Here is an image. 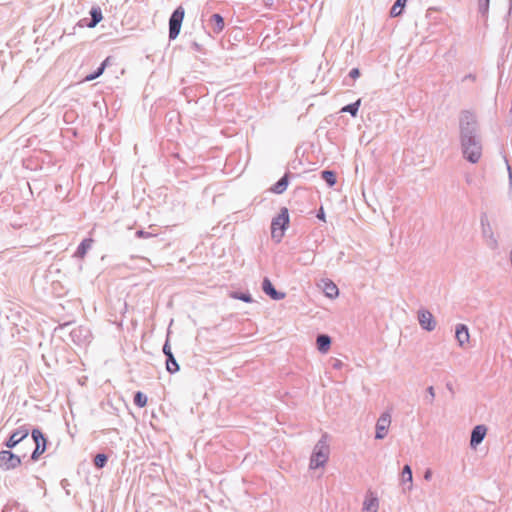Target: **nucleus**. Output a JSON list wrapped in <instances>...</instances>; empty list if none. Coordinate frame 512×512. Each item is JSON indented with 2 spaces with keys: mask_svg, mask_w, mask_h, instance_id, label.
<instances>
[{
  "mask_svg": "<svg viewBox=\"0 0 512 512\" xmlns=\"http://www.w3.org/2000/svg\"><path fill=\"white\" fill-rule=\"evenodd\" d=\"M289 224V213L286 207L280 210V213L273 219L271 224V235L272 238L278 242L284 236V232Z\"/></svg>",
  "mask_w": 512,
  "mask_h": 512,
  "instance_id": "obj_1",
  "label": "nucleus"
},
{
  "mask_svg": "<svg viewBox=\"0 0 512 512\" xmlns=\"http://www.w3.org/2000/svg\"><path fill=\"white\" fill-rule=\"evenodd\" d=\"M329 446L325 441H319L313 450V453L310 458V468L317 469L319 467H323L329 458Z\"/></svg>",
  "mask_w": 512,
  "mask_h": 512,
  "instance_id": "obj_2",
  "label": "nucleus"
},
{
  "mask_svg": "<svg viewBox=\"0 0 512 512\" xmlns=\"http://www.w3.org/2000/svg\"><path fill=\"white\" fill-rule=\"evenodd\" d=\"M185 11L182 6H179L172 13L169 20V38L176 39L180 33L181 25L184 19Z\"/></svg>",
  "mask_w": 512,
  "mask_h": 512,
  "instance_id": "obj_3",
  "label": "nucleus"
},
{
  "mask_svg": "<svg viewBox=\"0 0 512 512\" xmlns=\"http://www.w3.org/2000/svg\"><path fill=\"white\" fill-rule=\"evenodd\" d=\"M462 146L464 155L470 162L476 163L479 161L481 157V147L472 137L463 139Z\"/></svg>",
  "mask_w": 512,
  "mask_h": 512,
  "instance_id": "obj_4",
  "label": "nucleus"
},
{
  "mask_svg": "<svg viewBox=\"0 0 512 512\" xmlns=\"http://www.w3.org/2000/svg\"><path fill=\"white\" fill-rule=\"evenodd\" d=\"M21 465V458L9 450L0 451V468L12 470Z\"/></svg>",
  "mask_w": 512,
  "mask_h": 512,
  "instance_id": "obj_5",
  "label": "nucleus"
},
{
  "mask_svg": "<svg viewBox=\"0 0 512 512\" xmlns=\"http://www.w3.org/2000/svg\"><path fill=\"white\" fill-rule=\"evenodd\" d=\"M32 438L35 442V449L32 453L31 458L32 460L36 461L46 450V438L44 437L43 433L38 429H34L32 431Z\"/></svg>",
  "mask_w": 512,
  "mask_h": 512,
  "instance_id": "obj_6",
  "label": "nucleus"
},
{
  "mask_svg": "<svg viewBox=\"0 0 512 512\" xmlns=\"http://www.w3.org/2000/svg\"><path fill=\"white\" fill-rule=\"evenodd\" d=\"M391 424V415L389 412H384L378 419L376 424V439H383L387 433Z\"/></svg>",
  "mask_w": 512,
  "mask_h": 512,
  "instance_id": "obj_7",
  "label": "nucleus"
},
{
  "mask_svg": "<svg viewBox=\"0 0 512 512\" xmlns=\"http://www.w3.org/2000/svg\"><path fill=\"white\" fill-rule=\"evenodd\" d=\"M29 435V430L26 427H21L9 437L5 445L7 448H14L18 443L24 440Z\"/></svg>",
  "mask_w": 512,
  "mask_h": 512,
  "instance_id": "obj_8",
  "label": "nucleus"
},
{
  "mask_svg": "<svg viewBox=\"0 0 512 512\" xmlns=\"http://www.w3.org/2000/svg\"><path fill=\"white\" fill-rule=\"evenodd\" d=\"M418 319L422 328L428 331L433 330L436 326L433 315L427 310H420L418 313Z\"/></svg>",
  "mask_w": 512,
  "mask_h": 512,
  "instance_id": "obj_9",
  "label": "nucleus"
},
{
  "mask_svg": "<svg viewBox=\"0 0 512 512\" xmlns=\"http://www.w3.org/2000/svg\"><path fill=\"white\" fill-rule=\"evenodd\" d=\"M487 428L484 425H478L476 426L471 434V440L470 445L475 448L477 445H479L484 437L486 436Z\"/></svg>",
  "mask_w": 512,
  "mask_h": 512,
  "instance_id": "obj_10",
  "label": "nucleus"
},
{
  "mask_svg": "<svg viewBox=\"0 0 512 512\" xmlns=\"http://www.w3.org/2000/svg\"><path fill=\"white\" fill-rule=\"evenodd\" d=\"M262 289L267 295H269L274 300H280L285 297L284 293H279L276 291L273 284L268 278H264L262 283Z\"/></svg>",
  "mask_w": 512,
  "mask_h": 512,
  "instance_id": "obj_11",
  "label": "nucleus"
},
{
  "mask_svg": "<svg viewBox=\"0 0 512 512\" xmlns=\"http://www.w3.org/2000/svg\"><path fill=\"white\" fill-rule=\"evenodd\" d=\"M455 337L460 346H464L465 344H468L469 339H470L468 328L463 324L457 325L456 331H455Z\"/></svg>",
  "mask_w": 512,
  "mask_h": 512,
  "instance_id": "obj_12",
  "label": "nucleus"
},
{
  "mask_svg": "<svg viewBox=\"0 0 512 512\" xmlns=\"http://www.w3.org/2000/svg\"><path fill=\"white\" fill-rule=\"evenodd\" d=\"M378 507V498L373 493L368 494L363 503V512H378Z\"/></svg>",
  "mask_w": 512,
  "mask_h": 512,
  "instance_id": "obj_13",
  "label": "nucleus"
},
{
  "mask_svg": "<svg viewBox=\"0 0 512 512\" xmlns=\"http://www.w3.org/2000/svg\"><path fill=\"white\" fill-rule=\"evenodd\" d=\"M323 291L329 298H335L339 293L337 286L331 281H325L323 283Z\"/></svg>",
  "mask_w": 512,
  "mask_h": 512,
  "instance_id": "obj_14",
  "label": "nucleus"
},
{
  "mask_svg": "<svg viewBox=\"0 0 512 512\" xmlns=\"http://www.w3.org/2000/svg\"><path fill=\"white\" fill-rule=\"evenodd\" d=\"M331 340L327 335H320L317 338V348L320 352L326 353L330 348Z\"/></svg>",
  "mask_w": 512,
  "mask_h": 512,
  "instance_id": "obj_15",
  "label": "nucleus"
},
{
  "mask_svg": "<svg viewBox=\"0 0 512 512\" xmlns=\"http://www.w3.org/2000/svg\"><path fill=\"white\" fill-rule=\"evenodd\" d=\"M288 175H284L272 188L271 191L275 194H282L288 187Z\"/></svg>",
  "mask_w": 512,
  "mask_h": 512,
  "instance_id": "obj_16",
  "label": "nucleus"
},
{
  "mask_svg": "<svg viewBox=\"0 0 512 512\" xmlns=\"http://www.w3.org/2000/svg\"><path fill=\"white\" fill-rule=\"evenodd\" d=\"M210 22L214 24V31L219 33L224 28V20L221 15L213 14L210 18Z\"/></svg>",
  "mask_w": 512,
  "mask_h": 512,
  "instance_id": "obj_17",
  "label": "nucleus"
},
{
  "mask_svg": "<svg viewBox=\"0 0 512 512\" xmlns=\"http://www.w3.org/2000/svg\"><path fill=\"white\" fill-rule=\"evenodd\" d=\"M401 481L403 483H405V482L409 483V487H408L409 490L412 488L413 476H412V470L409 465L404 466L402 475H401Z\"/></svg>",
  "mask_w": 512,
  "mask_h": 512,
  "instance_id": "obj_18",
  "label": "nucleus"
},
{
  "mask_svg": "<svg viewBox=\"0 0 512 512\" xmlns=\"http://www.w3.org/2000/svg\"><path fill=\"white\" fill-rule=\"evenodd\" d=\"M407 0H397L390 10V15L392 17H397L402 13V9L404 8Z\"/></svg>",
  "mask_w": 512,
  "mask_h": 512,
  "instance_id": "obj_19",
  "label": "nucleus"
},
{
  "mask_svg": "<svg viewBox=\"0 0 512 512\" xmlns=\"http://www.w3.org/2000/svg\"><path fill=\"white\" fill-rule=\"evenodd\" d=\"M92 245H93V240L92 239H86L84 240L80 246L78 247V250H77V255L79 257H84V255L86 254L87 250L91 249L92 248Z\"/></svg>",
  "mask_w": 512,
  "mask_h": 512,
  "instance_id": "obj_20",
  "label": "nucleus"
},
{
  "mask_svg": "<svg viewBox=\"0 0 512 512\" xmlns=\"http://www.w3.org/2000/svg\"><path fill=\"white\" fill-rule=\"evenodd\" d=\"M166 368L170 373H175L179 370V365L173 355H169L166 361Z\"/></svg>",
  "mask_w": 512,
  "mask_h": 512,
  "instance_id": "obj_21",
  "label": "nucleus"
},
{
  "mask_svg": "<svg viewBox=\"0 0 512 512\" xmlns=\"http://www.w3.org/2000/svg\"><path fill=\"white\" fill-rule=\"evenodd\" d=\"M322 178L328 183L329 186H334L336 184V175L332 171H323Z\"/></svg>",
  "mask_w": 512,
  "mask_h": 512,
  "instance_id": "obj_22",
  "label": "nucleus"
},
{
  "mask_svg": "<svg viewBox=\"0 0 512 512\" xmlns=\"http://www.w3.org/2000/svg\"><path fill=\"white\" fill-rule=\"evenodd\" d=\"M134 403L138 407H145L147 405V397L142 392H137L134 396Z\"/></svg>",
  "mask_w": 512,
  "mask_h": 512,
  "instance_id": "obj_23",
  "label": "nucleus"
},
{
  "mask_svg": "<svg viewBox=\"0 0 512 512\" xmlns=\"http://www.w3.org/2000/svg\"><path fill=\"white\" fill-rule=\"evenodd\" d=\"M361 100H357L355 103L345 106L342 111L343 112H349L352 116H356L359 106H360Z\"/></svg>",
  "mask_w": 512,
  "mask_h": 512,
  "instance_id": "obj_24",
  "label": "nucleus"
},
{
  "mask_svg": "<svg viewBox=\"0 0 512 512\" xmlns=\"http://www.w3.org/2000/svg\"><path fill=\"white\" fill-rule=\"evenodd\" d=\"M91 19L87 24L88 27H94L96 25V9L92 8L90 11Z\"/></svg>",
  "mask_w": 512,
  "mask_h": 512,
  "instance_id": "obj_25",
  "label": "nucleus"
},
{
  "mask_svg": "<svg viewBox=\"0 0 512 512\" xmlns=\"http://www.w3.org/2000/svg\"><path fill=\"white\" fill-rule=\"evenodd\" d=\"M107 457L104 454H98V467L104 466Z\"/></svg>",
  "mask_w": 512,
  "mask_h": 512,
  "instance_id": "obj_26",
  "label": "nucleus"
},
{
  "mask_svg": "<svg viewBox=\"0 0 512 512\" xmlns=\"http://www.w3.org/2000/svg\"><path fill=\"white\" fill-rule=\"evenodd\" d=\"M350 77L353 78V79H356L360 76V71L358 68H353L350 73H349Z\"/></svg>",
  "mask_w": 512,
  "mask_h": 512,
  "instance_id": "obj_27",
  "label": "nucleus"
},
{
  "mask_svg": "<svg viewBox=\"0 0 512 512\" xmlns=\"http://www.w3.org/2000/svg\"><path fill=\"white\" fill-rule=\"evenodd\" d=\"M163 352L164 354L168 357L169 355H173L172 352H171V348H170V345L168 344V342H166L163 346Z\"/></svg>",
  "mask_w": 512,
  "mask_h": 512,
  "instance_id": "obj_28",
  "label": "nucleus"
},
{
  "mask_svg": "<svg viewBox=\"0 0 512 512\" xmlns=\"http://www.w3.org/2000/svg\"><path fill=\"white\" fill-rule=\"evenodd\" d=\"M431 477H432V471H431L430 469H428V470L425 472V474H424V478H425L426 480H430V479H431Z\"/></svg>",
  "mask_w": 512,
  "mask_h": 512,
  "instance_id": "obj_29",
  "label": "nucleus"
},
{
  "mask_svg": "<svg viewBox=\"0 0 512 512\" xmlns=\"http://www.w3.org/2000/svg\"><path fill=\"white\" fill-rule=\"evenodd\" d=\"M317 217H318L320 220L325 221V215H324V213H323V211H322V210L318 213Z\"/></svg>",
  "mask_w": 512,
  "mask_h": 512,
  "instance_id": "obj_30",
  "label": "nucleus"
},
{
  "mask_svg": "<svg viewBox=\"0 0 512 512\" xmlns=\"http://www.w3.org/2000/svg\"><path fill=\"white\" fill-rule=\"evenodd\" d=\"M101 19H102V16L100 13H98V18H97L98 23L101 21Z\"/></svg>",
  "mask_w": 512,
  "mask_h": 512,
  "instance_id": "obj_31",
  "label": "nucleus"
},
{
  "mask_svg": "<svg viewBox=\"0 0 512 512\" xmlns=\"http://www.w3.org/2000/svg\"><path fill=\"white\" fill-rule=\"evenodd\" d=\"M101 73H102V68H99L98 72H97L98 77L101 75Z\"/></svg>",
  "mask_w": 512,
  "mask_h": 512,
  "instance_id": "obj_32",
  "label": "nucleus"
},
{
  "mask_svg": "<svg viewBox=\"0 0 512 512\" xmlns=\"http://www.w3.org/2000/svg\"><path fill=\"white\" fill-rule=\"evenodd\" d=\"M429 393L433 394V388L432 387L429 388Z\"/></svg>",
  "mask_w": 512,
  "mask_h": 512,
  "instance_id": "obj_33",
  "label": "nucleus"
},
{
  "mask_svg": "<svg viewBox=\"0 0 512 512\" xmlns=\"http://www.w3.org/2000/svg\"><path fill=\"white\" fill-rule=\"evenodd\" d=\"M93 78H94V76H89V77H87V79H88V80H91V79H93Z\"/></svg>",
  "mask_w": 512,
  "mask_h": 512,
  "instance_id": "obj_34",
  "label": "nucleus"
},
{
  "mask_svg": "<svg viewBox=\"0 0 512 512\" xmlns=\"http://www.w3.org/2000/svg\"><path fill=\"white\" fill-rule=\"evenodd\" d=\"M486 1L488 2L489 0H486Z\"/></svg>",
  "mask_w": 512,
  "mask_h": 512,
  "instance_id": "obj_35",
  "label": "nucleus"
}]
</instances>
